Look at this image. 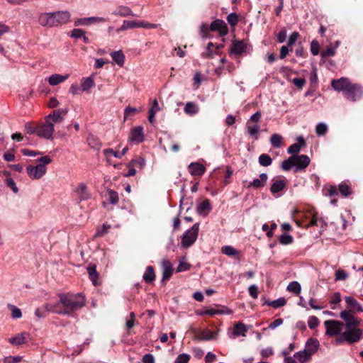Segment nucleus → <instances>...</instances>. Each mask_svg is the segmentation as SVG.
I'll return each mask as SVG.
<instances>
[{"instance_id":"338daca9","label":"nucleus","mask_w":363,"mask_h":363,"mask_svg":"<svg viewBox=\"0 0 363 363\" xmlns=\"http://www.w3.org/2000/svg\"><path fill=\"white\" fill-rule=\"evenodd\" d=\"M250 295L255 299L257 298L259 290L256 285H251L248 288Z\"/></svg>"},{"instance_id":"2f4dec72","label":"nucleus","mask_w":363,"mask_h":363,"mask_svg":"<svg viewBox=\"0 0 363 363\" xmlns=\"http://www.w3.org/2000/svg\"><path fill=\"white\" fill-rule=\"evenodd\" d=\"M95 86L94 79L91 77L82 78L81 88L83 91H88L90 89Z\"/></svg>"},{"instance_id":"864d4df0","label":"nucleus","mask_w":363,"mask_h":363,"mask_svg":"<svg viewBox=\"0 0 363 363\" xmlns=\"http://www.w3.org/2000/svg\"><path fill=\"white\" fill-rule=\"evenodd\" d=\"M9 308L11 311V317L13 319L20 318L22 316L21 311L16 306L9 304Z\"/></svg>"},{"instance_id":"b1692460","label":"nucleus","mask_w":363,"mask_h":363,"mask_svg":"<svg viewBox=\"0 0 363 363\" xmlns=\"http://www.w3.org/2000/svg\"><path fill=\"white\" fill-rule=\"evenodd\" d=\"M220 250L223 255L230 257L237 258L240 260L241 256L240 252L233 247L230 245H224L221 247Z\"/></svg>"},{"instance_id":"c9c22d12","label":"nucleus","mask_w":363,"mask_h":363,"mask_svg":"<svg viewBox=\"0 0 363 363\" xmlns=\"http://www.w3.org/2000/svg\"><path fill=\"white\" fill-rule=\"evenodd\" d=\"M87 272L89 276L90 279L91 280L94 286L98 285V277L99 274L96 271V267L95 265L89 266L87 267Z\"/></svg>"},{"instance_id":"a19ab883","label":"nucleus","mask_w":363,"mask_h":363,"mask_svg":"<svg viewBox=\"0 0 363 363\" xmlns=\"http://www.w3.org/2000/svg\"><path fill=\"white\" fill-rule=\"evenodd\" d=\"M294 357L301 363L307 362L311 357L305 350L296 352Z\"/></svg>"},{"instance_id":"72a5a7b5","label":"nucleus","mask_w":363,"mask_h":363,"mask_svg":"<svg viewBox=\"0 0 363 363\" xmlns=\"http://www.w3.org/2000/svg\"><path fill=\"white\" fill-rule=\"evenodd\" d=\"M113 14L115 16H121L123 17H126L128 16H133L132 13V11L128 6H121L116 11L113 12Z\"/></svg>"},{"instance_id":"7ed1b4c3","label":"nucleus","mask_w":363,"mask_h":363,"mask_svg":"<svg viewBox=\"0 0 363 363\" xmlns=\"http://www.w3.org/2000/svg\"><path fill=\"white\" fill-rule=\"evenodd\" d=\"M344 337L346 339L347 344L352 345L359 342L362 335V330L359 328L358 326L350 327V324L345 328L344 332Z\"/></svg>"},{"instance_id":"9d476101","label":"nucleus","mask_w":363,"mask_h":363,"mask_svg":"<svg viewBox=\"0 0 363 363\" xmlns=\"http://www.w3.org/2000/svg\"><path fill=\"white\" fill-rule=\"evenodd\" d=\"M67 109L59 108L54 110L50 114L45 116V121L52 123L54 126L56 123H60L63 121L64 116L67 113Z\"/></svg>"},{"instance_id":"603ef678","label":"nucleus","mask_w":363,"mask_h":363,"mask_svg":"<svg viewBox=\"0 0 363 363\" xmlns=\"http://www.w3.org/2000/svg\"><path fill=\"white\" fill-rule=\"evenodd\" d=\"M339 191L344 196H347L351 194V189L346 183L342 182L339 185Z\"/></svg>"},{"instance_id":"f8f14e48","label":"nucleus","mask_w":363,"mask_h":363,"mask_svg":"<svg viewBox=\"0 0 363 363\" xmlns=\"http://www.w3.org/2000/svg\"><path fill=\"white\" fill-rule=\"evenodd\" d=\"M30 338V333L22 332L16 334L13 337L9 338L8 342L14 347H20L28 342Z\"/></svg>"},{"instance_id":"bb28decb","label":"nucleus","mask_w":363,"mask_h":363,"mask_svg":"<svg viewBox=\"0 0 363 363\" xmlns=\"http://www.w3.org/2000/svg\"><path fill=\"white\" fill-rule=\"evenodd\" d=\"M247 44L243 41H234L232 45L231 52L235 55H241L246 52Z\"/></svg>"},{"instance_id":"ddd939ff","label":"nucleus","mask_w":363,"mask_h":363,"mask_svg":"<svg viewBox=\"0 0 363 363\" xmlns=\"http://www.w3.org/2000/svg\"><path fill=\"white\" fill-rule=\"evenodd\" d=\"M106 21H107V19L104 17L91 16V17L78 18L74 21V26H89L91 24H95V23H104Z\"/></svg>"},{"instance_id":"4c0bfd02","label":"nucleus","mask_w":363,"mask_h":363,"mask_svg":"<svg viewBox=\"0 0 363 363\" xmlns=\"http://www.w3.org/2000/svg\"><path fill=\"white\" fill-rule=\"evenodd\" d=\"M106 197L109 203L113 205L117 204L119 201L118 193L110 189L107 190Z\"/></svg>"},{"instance_id":"473e14b6","label":"nucleus","mask_w":363,"mask_h":363,"mask_svg":"<svg viewBox=\"0 0 363 363\" xmlns=\"http://www.w3.org/2000/svg\"><path fill=\"white\" fill-rule=\"evenodd\" d=\"M113 60L119 66L122 67L125 62V55L122 51H115L111 54Z\"/></svg>"},{"instance_id":"1a4fd4ad","label":"nucleus","mask_w":363,"mask_h":363,"mask_svg":"<svg viewBox=\"0 0 363 363\" xmlns=\"http://www.w3.org/2000/svg\"><path fill=\"white\" fill-rule=\"evenodd\" d=\"M53 26H59L67 23L70 21V13L67 11H61L52 13Z\"/></svg>"},{"instance_id":"4468645a","label":"nucleus","mask_w":363,"mask_h":363,"mask_svg":"<svg viewBox=\"0 0 363 363\" xmlns=\"http://www.w3.org/2000/svg\"><path fill=\"white\" fill-rule=\"evenodd\" d=\"M331 85L335 90L342 91L344 94L349 86L352 85V83H350L348 78L341 77L337 79H333Z\"/></svg>"},{"instance_id":"37998d69","label":"nucleus","mask_w":363,"mask_h":363,"mask_svg":"<svg viewBox=\"0 0 363 363\" xmlns=\"http://www.w3.org/2000/svg\"><path fill=\"white\" fill-rule=\"evenodd\" d=\"M247 330L245 325L241 323L235 324L233 328V333L236 336L245 335Z\"/></svg>"},{"instance_id":"cd10ccee","label":"nucleus","mask_w":363,"mask_h":363,"mask_svg":"<svg viewBox=\"0 0 363 363\" xmlns=\"http://www.w3.org/2000/svg\"><path fill=\"white\" fill-rule=\"evenodd\" d=\"M68 77H69L68 74L60 75L59 74H52L49 77L48 83L51 86H56V85H58L59 84L65 82V80H67L68 79Z\"/></svg>"},{"instance_id":"412c9836","label":"nucleus","mask_w":363,"mask_h":363,"mask_svg":"<svg viewBox=\"0 0 363 363\" xmlns=\"http://www.w3.org/2000/svg\"><path fill=\"white\" fill-rule=\"evenodd\" d=\"M211 211V202L208 199H204L197 205L196 212L200 216H206Z\"/></svg>"},{"instance_id":"f704fd0d","label":"nucleus","mask_w":363,"mask_h":363,"mask_svg":"<svg viewBox=\"0 0 363 363\" xmlns=\"http://www.w3.org/2000/svg\"><path fill=\"white\" fill-rule=\"evenodd\" d=\"M143 278L146 283H150L155 280V274L154 269L152 266H148L146 268L145 272L143 276Z\"/></svg>"},{"instance_id":"0eeeda50","label":"nucleus","mask_w":363,"mask_h":363,"mask_svg":"<svg viewBox=\"0 0 363 363\" xmlns=\"http://www.w3.org/2000/svg\"><path fill=\"white\" fill-rule=\"evenodd\" d=\"M287 180L284 177H277L272 179L270 186V192L275 197L281 195V192L286 188Z\"/></svg>"},{"instance_id":"8fccbe9b","label":"nucleus","mask_w":363,"mask_h":363,"mask_svg":"<svg viewBox=\"0 0 363 363\" xmlns=\"http://www.w3.org/2000/svg\"><path fill=\"white\" fill-rule=\"evenodd\" d=\"M328 125L325 123H319L315 127V133L318 136H323L328 132Z\"/></svg>"},{"instance_id":"49530a36","label":"nucleus","mask_w":363,"mask_h":363,"mask_svg":"<svg viewBox=\"0 0 363 363\" xmlns=\"http://www.w3.org/2000/svg\"><path fill=\"white\" fill-rule=\"evenodd\" d=\"M203 314L214 315L216 314H232V311L228 308H225L222 310H216V309H208L205 311Z\"/></svg>"},{"instance_id":"a211bd4d","label":"nucleus","mask_w":363,"mask_h":363,"mask_svg":"<svg viewBox=\"0 0 363 363\" xmlns=\"http://www.w3.org/2000/svg\"><path fill=\"white\" fill-rule=\"evenodd\" d=\"M210 29L212 31H218L220 36H224L228 33V27L225 23L219 19L211 23Z\"/></svg>"},{"instance_id":"c85d7f7f","label":"nucleus","mask_w":363,"mask_h":363,"mask_svg":"<svg viewBox=\"0 0 363 363\" xmlns=\"http://www.w3.org/2000/svg\"><path fill=\"white\" fill-rule=\"evenodd\" d=\"M103 152L106 157L107 162L109 164H113L116 167V164H113L112 162V157H114L116 158H121L119 151L113 150L111 148H107V149H104Z\"/></svg>"},{"instance_id":"393cba45","label":"nucleus","mask_w":363,"mask_h":363,"mask_svg":"<svg viewBox=\"0 0 363 363\" xmlns=\"http://www.w3.org/2000/svg\"><path fill=\"white\" fill-rule=\"evenodd\" d=\"M38 21L43 27H54L52 13H41L39 16Z\"/></svg>"},{"instance_id":"5701e85b","label":"nucleus","mask_w":363,"mask_h":363,"mask_svg":"<svg viewBox=\"0 0 363 363\" xmlns=\"http://www.w3.org/2000/svg\"><path fill=\"white\" fill-rule=\"evenodd\" d=\"M188 170L192 176H201L206 172V167L200 163L191 162L188 166Z\"/></svg>"},{"instance_id":"052dcab7","label":"nucleus","mask_w":363,"mask_h":363,"mask_svg":"<svg viewBox=\"0 0 363 363\" xmlns=\"http://www.w3.org/2000/svg\"><path fill=\"white\" fill-rule=\"evenodd\" d=\"M213 45L212 42L208 43L206 47V51L201 54V57L203 58H212L213 53L211 48L213 47Z\"/></svg>"},{"instance_id":"f03ea898","label":"nucleus","mask_w":363,"mask_h":363,"mask_svg":"<svg viewBox=\"0 0 363 363\" xmlns=\"http://www.w3.org/2000/svg\"><path fill=\"white\" fill-rule=\"evenodd\" d=\"M199 223H196L189 230H187L182 238L181 245L184 248L191 246L196 240L199 235Z\"/></svg>"},{"instance_id":"5fc2aeb1","label":"nucleus","mask_w":363,"mask_h":363,"mask_svg":"<svg viewBox=\"0 0 363 363\" xmlns=\"http://www.w3.org/2000/svg\"><path fill=\"white\" fill-rule=\"evenodd\" d=\"M279 242L281 245H289L293 242V237L289 234H282L279 237Z\"/></svg>"},{"instance_id":"09e8293b","label":"nucleus","mask_w":363,"mask_h":363,"mask_svg":"<svg viewBox=\"0 0 363 363\" xmlns=\"http://www.w3.org/2000/svg\"><path fill=\"white\" fill-rule=\"evenodd\" d=\"M270 143L274 147H280L282 143V137L278 134H273L270 138Z\"/></svg>"},{"instance_id":"79ce46f5","label":"nucleus","mask_w":363,"mask_h":363,"mask_svg":"<svg viewBox=\"0 0 363 363\" xmlns=\"http://www.w3.org/2000/svg\"><path fill=\"white\" fill-rule=\"evenodd\" d=\"M287 290L296 295H298L301 293V286L298 281H294L289 283V284L287 286Z\"/></svg>"},{"instance_id":"c03bdc74","label":"nucleus","mask_w":363,"mask_h":363,"mask_svg":"<svg viewBox=\"0 0 363 363\" xmlns=\"http://www.w3.org/2000/svg\"><path fill=\"white\" fill-rule=\"evenodd\" d=\"M259 163L261 166L269 167L272 163V160L267 154H262L258 158Z\"/></svg>"},{"instance_id":"7c9ffc66","label":"nucleus","mask_w":363,"mask_h":363,"mask_svg":"<svg viewBox=\"0 0 363 363\" xmlns=\"http://www.w3.org/2000/svg\"><path fill=\"white\" fill-rule=\"evenodd\" d=\"M86 140L90 147L96 150H100L101 147V143L96 136L90 134L88 135Z\"/></svg>"},{"instance_id":"e2e57ef3","label":"nucleus","mask_w":363,"mask_h":363,"mask_svg":"<svg viewBox=\"0 0 363 363\" xmlns=\"http://www.w3.org/2000/svg\"><path fill=\"white\" fill-rule=\"evenodd\" d=\"M311 51L313 55L315 56L319 54L320 45L318 41L313 40L311 43Z\"/></svg>"},{"instance_id":"a18cd8bd","label":"nucleus","mask_w":363,"mask_h":363,"mask_svg":"<svg viewBox=\"0 0 363 363\" xmlns=\"http://www.w3.org/2000/svg\"><path fill=\"white\" fill-rule=\"evenodd\" d=\"M265 303L274 308H277L284 306L286 303V301L284 298L281 297L272 301H267Z\"/></svg>"},{"instance_id":"0e129e2a","label":"nucleus","mask_w":363,"mask_h":363,"mask_svg":"<svg viewBox=\"0 0 363 363\" xmlns=\"http://www.w3.org/2000/svg\"><path fill=\"white\" fill-rule=\"evenodd\" d=\"M348 277L347 273L343 269H339L335 272V280H345Z\"/></svg>"},{"instance_id":"a878e982","label":"nucleus","mask_w":363,"mask_h":363,"mask_svg":"<svg viewBox=\"0 0 363 363\" xmlns=\"http://www.w3.org/2000/svg\"><path fill=\"white\" fill-rule=\"evenodd\" d=\"M162 279H169L172 275L173 269L172 266L169 261L163 259L162 261Z\"/></svg>"},{"instance_id":"9b49d317","label":"nucleus","mask_w":363,"mask_h":363,"mask_svg":"<svg viewBox=\"0 0 363 363\" xmlns=\"http://www.w3.org/2000/svg\"><path fill=\"white\" fill-rule=\"evenodd\" d=\"M54 133V127L52 123L46 122L40 125L37 129V135L43 138L50 140L52 139V135Z\"/></svg>"},{"instance_id":"20e7f679","label":"nucleus","mask_w":363,"mask_h":363,"mask_svg":"<svg viewBox=\"0 0 363 363\" xmlns=\"http://www.w3.org/2000/svg\"><path fill=\"white\" fill-rule=\"evenodd\" d=\"M157 24L150 23L143 21H124L123 25L116 30L118 33L133 28H155Z\"/></svg>"},{"instance_id":"aec40b11","label":"nucleus","mask_w":363,"mask_h":363,"mask_svg":"<svg viewBox=\"0 0 363 363\" xmlns=\"http://www.w3.org/2000/svg\"><path fill=\"white\" fill-rule=\"evenodd\" d=\"M340 318L343 319L345 323V328L350 324V327L358 326L359 320L354 318L352 313L346 311H343L340 313Z\"/></svg>"},{"instance_id":"680f3d73","label":"nucleus","mask_w":363,"mask_h":363,"mask_svg":"<svg viewBox=\"0 0 363 363\" xmlns=\"http://www.w3.org/2000/svg\"><path fill=\"white\" fill-rule=\"evenodd\" d=\"M85 34V31L80 28H75L71 31L70 37L73 38H81Z\"/></svg>"},{"instance_id":"6e6552de","label":"nucleus","mask_w":363,"mask_h":363,"mask_svg":"<svg viewBox=\"0 0 363 363\" xmlns=\"http://www.w3.org/2000/svg\"><path fill=\"white\" fill-rule=\"evenodd\" d=\"M26 172L31 179H40L46 174L47 167L39 164L35 166L28 165L26 167Z\"/></svg>"},{"instance_id":"bf43d9fd","label":"nucleus","mask_w":363,"mask_h":363,"mask_svg":"<svg viewBox=\"0 0 363 363\" xmlns=\"http://www.w3.org/2000/svg\"><path fill=\"white\" fill-rule=\"evenodd\" d=\"M320 321L316 316L312 315L308 318V325L311 329H315L318 326Z\"/></svg>"},{"instance_id":"f257e3e1","label":"nucleus","mask_w":363,"mask_h":363,"mask_svg":"<svg viewBox=\"0 0 363 363\" xmlns=\"http://www.w3.org/2000/svg\"><path fill=\"white\" fill-rule=\"evenodd\" d=\"M60 303L65 307V310L59 311L55 306L52 304L45 305V310L62 315H72L75 311L84 306V297L81 294H62L60 296Z\"/></svg>"},{"instance_id":"c756f323","label":"nucleus","mask_w":363,"mask_h":363,"mask_svg":"<svg viewBox=\"0 0 363 363\" xmlns=\"http://www.w3.org/2000/svg\"><path fill=\"white\" fill-rule=\"evenodd\" d=\"M298 141L299 142L300 145L294 143L288 147L287 152L289 154H292L293 155L297 154L301 150V145L304 146L306 144L305 140L302 137H299L298 138Z\"/></svg>"},{"instance_id":"e433bc0d","label":"nucleus","mask_w":363,"mask_h":363,"mask_svg":"<svg viewBox=\"0 0 363 363\" xmlns=\"http://www.w3.org/2000/svg\"><path fill=\"white\" fill-rule=\"evenodd\" d=\"M246 128L248 134L254 137L255 140L258 139V133L259 131V126L257 124L251 125L250 122L247 123Z\"/></svg>"},{"instance_id":"3c124183","label":"nucleus","mask_w":363,"mask_h":363,"mask_svg":"<svg viewBox=\"0 0 363 363\" xmlns=\"http://www.w3.org/2000/svg\"><path fill=\"white\" fill-rule=\"evenodd\" d=\"M136 162V160H132L130 162H128V164H127L128 170L126 173L123 174L125 177L134 176L136 174V169L133 167Z\"/></svg>"},{"instance_id":"13d9d810","label":"nucleus","mask_w":363,"mask_h":363,"mask_svg":"<svg viewBox=\"0 0 363 363\" xmlns=\"http://www.w3.org/2000/svg\"><path fill=\"white\" fill-rule=\"evenodd\" d=\"M140 110L141 109H138L130 106H127L124 110V119H126L128 117L140 112Z\"/></svg>"},{"instance_id":"4be33fe9","label":"nucleus","mask_w":363,"mask_h":363,"mask_svg":"<svg viewBox=\"0 0 363 363\" xmlns=\"http://www.w3.org/2000/svg\"><path fill=\"white\" fill-rule=\"evenodd\" d=\"M267 179L268 175L266 173H262L259 175V179L255 178L248 184L247 188L254 187L259 189L264 187L267 184Z\"/></svg>"},{"instance_id":"774afa93","label":"nucleus","mask_w":363,"mask_h":363,"mask_svg":"<svg viewBox=\"0 0 363 363\" xmlns=\"http://www.w3.org/2000/svg\"><path fill=\"white\" fill-rule=\"evenodd\" d=\"M298 37L299 33L298 32L292 33L289 36L286 45H288L289 47L292 46L296 43Z\"/></svg>"},{"instance_id":"6ab92c4d","label":"nucleus","mask_w":363,"mask_h":363,"mask_svg":"<svg viewBox=\"0 0 363 363\" xmlns=\"http://www.w3.org/2000/svg\"><path fill=\"white\" fill-rule=\"evenodd\" d=\"M319 347V341L316 338L311 337L306 341L304 350L312 356L318 351Z\"/></svg>"},{"instance_id":"dca6fc26","label":"nucleus","mask_w":363,"mask_h":363,"mask_svg":"<svg viewBox=\"0 0 363 363\" xmlns=\"http://www.w3.org/2000/svg\"><path fill=\"white\" fill-rule=\"evenodd\" d=\"M74 193L78 202L86 201L90 198L87 186L84 183H80L74 189Z\"/></svg>"},{"instance_id":"6e6d98bb","label":"nucleus","mask_w":363,"mask_h":363,"mask_svg":"<svg viewBox=\"0 0 363 363\" xmlns=\"http://www.w3.org/2000/svg\"><path fill=\"white\" fill-rule=\"evenodd\" d=\"M191 356L186 353L179 354L174 360V363H189Z\"/></svg>"},{"instance_id":"39448f33","label":"nucleus","mask_w":363,"mask_h":363,"mask_svg":"<svg viewBox=\"0 0 363 363\" xmlns=\"http://www.w3.org/2000/svg\"><path fill=\"white\" fill-rule=\"evenodd\" d=\"M325 327V335L328 336H335L340 335L342 330L343 323L335 320H328L324 322Z\"/></svg>"},{"instance_id":"f3484780","label":"nucleus","mask_w":363,"mask_h":363,"mask_svg":"<svg viewBox=\"0 0 363 363\" xmlns=\"http://www.w3.org/2000/svg\"><path fill=\"white\" fill-rule=\"evenodd\" d=\"M144 134L143 128L141 126H138L131 130L129 136V140L132 143L138 144L143 141Z\"/></svg>"},{"instance_id":"4d7b16f0","label":"nucleus","mask_w":363,"mask_h":363,"mask_svg":"<svg viewBox=\"0 0 363 363\" xmlns=\"http://www.w3.org/2000/svg\"><path fill=\"white\" fill-rule=\"evenodd\" d=\"M22 359L21 356H6L3 359V363H19Z\"/></svg>"},{"instance_id":"ea45409f","label":"nucleus","mask_w":363,"mask_h":363,"mask_svg":"<svg viewBox=\"0 0 363 363\" xmlns=\"http://www.w3.org/2000/svg\"><path fill=\"white\" fill-rule=\"evenodd\" d=\"M184 111L189 115H194L199 112L197 105L194 102H187L185 104Z\"/></svg>"},{"instance_id":"69168bd1","label":"nucleus","mask_w":363,"mask_h":363,"mask_svg":"<svg viewBox=\"0 0 363 363\" xmlns=\"http://www.w3.org/2000/svg\"><path fill=\"white\" fill-rule=\"evenodd\" d=\"M110 228L109 225L104 224L101 228H98L95 234L96 237H102Z\"/></svg>"},{"instance_id":"423d86ee","label":"nucleus","mask_w":363,"mask_h":363,"mask_svg":"<svg viewBox=\"0 0 363 363\" xmlns=\"http://www.w3.org/2000/svg\"><path fill=\"white\" fill-rule=\"evenodd\" d=\"M343 95L347 99L355 101L362 96L363 88L359 84H352Z\"/></svg>"},{"instance_id":"2eb2a0df","label":"nucleus","mask_w":363,"mask_h":363,"mask_svg":"<svg viewBox=\"0 0 363 363\" xmlns=\"http://www.w3.org/2000/svg\"><path fill=\"white\" fill-rule=\"evenodd\" d=\"M295 172H298L306 168L310 164V158L305 155H294Z\"/></svg>"},{"instance_id":"58836bf2","label":"nucleus","mask_w":363,"mask_h":363,"mask_svg":"<svg viewBox=\"0 0 363 363\" xmlns=\"http://www.w3.org/2000/svg\"><path fill=\"white\" fill-rule=\"evenodd\" d=\"M347 304L357 311H362V308L359 303L352 296H346L345 298Z\"/></svg>"},{"instance_id":"de8ad7c7","label":"nucleus","mask_w":363,"mask_h":363,"mask_svg":"<svg viewBox=\"0 0 363 363\" xmlns=\"http://www.w3.org/2000/svg\"><path fill=\"white\" fill-rule=\"evenodd\" d=\"M294 155L289 157L287 160H285L281 163V167L285 171L290 170L293 167H295V163L294 162Z\"/></svg>"}]
</instances>
